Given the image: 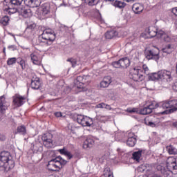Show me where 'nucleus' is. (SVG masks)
I'll return each mask as SVG.
<instances>
[{
  "instance_id": "nucleus-1",
  "label": "nucleus",
  "mask_w": 177,
  "mask_h": 177,
  "mask_svg": "<svg viewBox=\"0 0 177 177\" xmlns=\"http://www.w3.org/2000/svg\"><path fill=\"white\" fill-rule=\"evenodd\" d=\"M0 168L1 171L8 172L15 168V162L12 160L10 153L8 151H1L0 153Z\"/></svg>"
},
{
  "instance_id": "nucleus-2",
  "label": "nucleus",
  "mask_w": 177,
  "mask_h": 177,
  "mask_svg": "<svg viewBox=\"0 0 177 177\" xmlns=\"http://www.w3.org/2000/svg\"><path fill=\"white\" fill-rule=\"evenodd\" d=\"M56 39V33L50 28H46L43 30L39 39V42H42L44 45L49 46L53 44V41Z\"/></svg>"
},
{
  "instance_id": "nucleus-3",
  "label": "nucleus",
  "mask_w": 177,
  "mask_h": 177,
  "mask_svg": "<svg viewBox=\"0 0 177 177\" xmlns=\"http://www.w3.org/2000/svg\"><path fill=\"white\" fill-rule=\"evenodd\" d=\"M176 106L177 100L175 99H170L160 102V106L162 107V109H170L160 112V114L165 115L167 114H172V113H175V111H177Z\"/></svg>"
},
{
  "instance_id": "nucleus-4",
  "label": "nucleus",
  "mask_w": 177,
  "mask_h": 177,
  "mask_svg": "<svg viewBox=\"0 0 177 177\" xmlns=\"http://www.w3.org/2000/svg\"><path fill=\"white\" fill-rule=\"evenodd\" d=\"M129 77L136 82H141L145 80V72L140 67L137 66L130 69Z\"/></svg>"
},
{
  "instance_id": "nucleus-5",
  "label": "nucleus",
  "mask_w": 177,
  "mask_h": 177,
  "mask_svg": "<svg viewBox=\"0 0 177 177\" xmlns=\"http://www.w3.org/2000/svg\"><path fill=\"white\" fill-rule=\"evenodd\" d=\"M146 58L147 60H154L158 62L160 60V48L156 46H153L147 50L145 53Z\"/></svg>"
},
{
  "instance_id": "nucleus-6",
  "label": "nucleus",
  "mask_w": 177,
  "mask_h": 177,
  "mask_svg": "<svg viewBox=\"0 0 177 177\" xmlns=\"http://www.w3.org/2000/svg\"><path fill=\"white\" fill-rule=\"evenodd\" d=\"M77 122L82 127H91L93 125V119L84 115H77Z\"/></svg>"
},
{
  "instance_id": "nucleus-7",
  "label": "nucleus",
  "mask_w": 177,
  "mask_h": 177,
  "mask_svg": "<svg viewBox=\"0 0 177 177\" xmlns=\"http://www.w3.org/2000/svg\"><path fill=\"white\" fill-rule=\"evenodd\" d=\"M142 38H154V37H157L159 38L160 35H158V31H157V28L154 26H150L145 29L144 33L141 35Z\"/></svg>"
},
{
  "instance_id": "nucleus-8",
  "label": "nucleus",
  "mask_w": 177,
  "mask_h": 177,
  "mask_svg": "<svg viewBox=\"0 0 177 177\" xmlns=\"http://www.w3.org/2000/svg\"><path fill=\"white\" fill-rule=\"evenodd\" d=\"M41 140L44 146L47 149H52L53 147V134L46 133L41 136Z\"/></svg>"
},
{
  "instance_id": "nucleus-9",
  "label": "nucleus",
  "mask_w": 177,
  "mask_h": 177,
  "mask_svg": "<svg viewBox=\"0 0 177 177\" xmlns=\"http://www.w3.org/2000/svg\"><path fill=\"white\" fill-rule=\"evenodd\" d=\"M166 165L169 172H174V171L177 172L176 158H175L174 156L167 158L166 160Z\"/></svg>"
},
{
  "instance_id": "nucleus-10",
  "label": "nucleus",
  "mask_w": 177,
  "mask_h": 177,
  "mask_svg": "<svg viewBox=\"0 0 177 177\" xmlns=\"http://www.w3.org/2000/svg\"><path fill=\"white\" fill-rule=\"evenodd\" d=\"M85 82L84 76H77L76 80H75V86L77 88L79 92H85L88 88L85 87Z\"/></svg>"
},
{
  "instance_id": "nucleus-11",
  "label": "nucleus",
  "mask_w": 177,
  "mask_h": 177,
  "mask_svg": "<svg viewBox=\"0 0 177 177\" xmlns=\"http://www.w3.org/2000/svg\"><path fill=\"white\" fill-rule=\"evenodd\" d=\"M127 136V145L129 147H133L136 145V136L135 133H133L131 131H129L126 133Z\"/></svg>"
},
{
  "instance_id": "nucleus-12",
  "label": "nucleus",
  "mask_w": 177,
  "mask_h": 177,
  "mask_svg": "<svg viewBox=\"0 0 177 177\" xmlns=\"http://www.w3.org/2000/svg\"><path fill=\"white\" fill-rule=\"evenodd\" d=\"M160 80H164L167 82H171L174 77H172V72L168 70H160L159 71Z\"/></svg>"
},
{
  "instance_id": "nucleus-13",
  "label": "nucleus",
  "mask_w": 177,
  "mask_h": 177,
  "mask_svg": "<svg viewBox=\"0 0 177 177\" xmlns=\"http://www.w3.org/2000/svg\"><path fill=\"white\" fill-rule=\"evenodd\" d=\"M13 103L15 106L21 107V106L26 103V97L16 94L15 96H13Z\"/></svg>"
},
{
  "instance_id": "nucleus-14",
  "label": "nucleus",
  "mask_w": 177,
  "mask_h": 177,
  "mask_svg": "<svg viewBox=\"0 0 177 177\" xmlns=\"http://www.w3.org/2000/svg\"><path fill=\"white\" fill-rule=\"evenodd\" d=\"M55 160L56 158L51 159L50 161H48L47 165V168H48V170L52 171L53 172H56V171H59L60 169L59 163Z\"/></svg>"
},
{
  "instance_id": "nucleus-15",
  "label": "nucleus",
  "mask_w": 177,
  "mask_h": 177,
  "mask_svg": "<svg viewBox=\"0 0 177 177\" xmlns=\"http://www.w3.org/2000/svg\"><path fill=\"white\" fill-rule=\"evenodd\" d=\"M30 59L32 63L35 64L36 66H41V63H42V58L41 57V55L37 52H34L30 54Z\"/></svg>"
},
{
  "instance_id": "nucleus-16",
  "label": "nucleus",
  "mask_w": 177,
  "mask_h": 177,
  "mask_svg": "<svg viewBox=\"0 0 177 177\" xmlns=\"http://www.w3.org/2000/svg\"><path fill=\"white\" fill-rule=\"evenodd\" d=\"M8 107L9 104L6 102L5 95L0 96V113L1 114H5Z\"/></svg>"
},
{
  "instance_id": "nucleus-17",
  "label": "nucleus",
  "mask_w": 177,
  "mask_h": 177,
  "mask_svg": "<svg viewBox=\"0 0 177 177\" xmlns=\"http://www.w3.org/2000/svg\"><path fill=\"white\" fill-rule=\"evenodd\" d=\"M44 144L39 140H37L35 142H33L31 149L33 153H41L42 150H44Z\"/></svg>"
},
{
  "instance_id": "nucleus-18",
  "label": "nucleus",
  "mask_w": 177,
  "mask_h": 177,
  "mask_svg": "<svg viewBox=\"0 0 177 177\" xmlns=\"http://www.w3.org/2000/svg\"><path fill=\"white\" fill-rule=\"evenodd\" d=\"M19 13L22 17L25 19H28V17H31L32 16V12L30 7H22L19 9Z\"/></svg>"
},
{
  "instance_id": "nucleus-19",
  "label": "nucleus",
  "mask_w": 177,
  "mask_h": 177,
  "mask_svg": "<svg viewBox=\"0 0 177 177\" xmlns=\"http://www.w3.org/2000/svg\"><path fill=\"white\" fill-rule=\"evenodd\" d=\"M23 2H24V0H4L3 5L9 3L12 8H19V6H21Z\"/></svg>"
},
{
  "instance_id": "nucleus-20",
  "label": "nucleus",
  "mask_w": 177,
  "mask_h": 177,
  "mask_svg": "<svg viewBox=\"0 0 177 177\" xmlns=\"http://www.w3.org/2000/svg\"><path fill=\"white\" fill-rule=\"evenodd\" d=\"M24 3L28 8H38L40 5L39 0H24Z\"/></svg>"
},
{
  "instance_id": "nucleus-21",
  "label": "nucleus",
  "mask_w": 177,
  "mask_h": 177,
  "mask_svg": "<svg viewBox=\"0 0 177 177\" xmlns=\"http://www.w3.org/2000/svg\"><path fill=\"white\" fill-rule=\"evenodd\" d=\"M4 12H7L8 15H13L17 12V7H12L9 3H6L3 7Z\"/></svg>"
},
{
  "instance_id": "nucleus-22",
  "label": "nucleus",
  "mask_w": 177,
  "mask_h": 177,
  "mask_svg": "<svg viewBox=\"0 0 177 177\" xmlns=\"http://www.w3.org/2000/svg\"><path fill=\"white\" fill-rule=\"evenodd\" d=\"M93 145H95V140H93V138H88L83 143V148L89 149L91 147H93Z\"/></svg>"
},
{
  "instance_id": "nucleus-23",
  "label": "nucleus",
  "mask_w": 177,
  "mask_h": 177,
  "mask_svg": "<svg viewBox=\"0 0 177 177\" xmlns=\"http://www.w3.org/2000/svg\"><path fill=\"white\" fill-rule=\"evenodd\" d=\"M120 62L121 68H128L131 65V61L127 57L120 59Z\"/></svg>"
},
{
  "instance_id": "nucleus-24",
  "label": "nucleus",
  "mask_w": 177,
  "mask_h": 177,
  "mask_svg": "<svg viewBox=\"0 0 177 177\" xmlns=\"http://www.w3.org/2000/svg\"><path fill=\"white\" fill-rule=\"evenodd\" d=\"M117 35H118V32L117 30H110L105 33V38H106V39H113V38L117 37Z\"/></svg>"
},
{
  "instance_id": "nucleus-25",
  "label": "nucleus",
  "mask_w": 177,
  "mask_h": 177,
  "mask_svg": "<svg viewBox=\"0 0 177 177\" xmlns=\"http://www.w3.org/2000/svg\"><path fill=\"white\" fill-rule=\"evenodd\" d=\"M30 85L32 89H39V88H41V82H39V77H36L35 80L32 79Z\"/></svg>"
},
{
  "instance_id": "nucleus-26",
  "label": "nucleus",
  "mask_w": 177,
  "mask_h": 177,
  "mask_svg": "<svg viewBox=\"0 0 177 177\" xmlns=\"http://www.w3.org/2000/svg\"><path fill=\"white\" fill-rule=\"evenodd\" d=\"M158 35H159L158 38H160V39H163L165 42H169V41H171V37H169V35L165 33V31L159 30Z\"/></svg>"
},
{
  "instance_id": "nucleus-27",
  "label": "nucleus",
  "mask_w": 177,
  "mask_h": 177,
  "mask_svg": "<svg viewBox=\"0 0 177 177\" xmlns=\"http://www.w3.org/2000/svg\"><path fill=\"white\" fill-rule=\"evenodd\" d=\"M111 84V77L106 76L104 78V80L100 82L101 88H107L109 85Z\"/></svg>"
},
{
  "instance_id": "nucleus-28",
  "label": "nucleus",
  "mask_w": 177,
  "mask_h": 177,
  "mask_svg": "<svg viewBox=\"0 0 177 177\" xmlns=\"http://www.w3.org/2000/svg\"><path fill=\"white\" fill-rule=\"evenodd\" d=\"M132 10L134 12L135 15H140V13L143 12V7L136 3L133 5Z\"/></svg>"
},
{
  "instance_id": "nucleus-29",
  "label": "nucleus",
  "mask_w": 177,
  "mask_h": 177,
  "mask_svg": "<svg viewBox=\"0 0 177 177\" xmlns=\"http://www.w3.org/2000/svg\"><path fill=\"white\" fill-rule=\"evenodd\" d=\"M149 81H158V80H161L160 76V71L158 73H149Z\"/></svg>"
},
{
  "instance_id": "nucleus-30",
  "label": "nucleus",
  "mask_w": 177,
  "mask_h": 177,
  "mask_svg": "<svg viewBox=\"0 0 177 177\" xmlns=\"http://www.w3.org/2000/svg\"><path fill=\"white\" fill-rule=\"evenodd\" d=\"M145 153V151L142 149H139L138 151H135L133 153V160H136V161H139L140 160V158L142 157V154Z\"/></svg>"
},
{
  "instance_id": "nucleus-31",
  "label": "nucleus",
  "mask_w": 177,
  "mask_h": 177,
  "mask_svg": "<svg viewBox=\"0 0 177 177\" xmlns=\"http://www.w3.org/2000/svg\"><path fill=\"white\" fill-rule=\"evenodd\" d=\"M166 150L170 155L175 156L177 154V149L173 145H169L166 147Z\"/></svg>"
},
{
  "instance_id": "nucleus-32",
  "label": "nucleus",
  "mask_w": 177,
  "mask_h": 177,
  "mask_svg": "<svg viewBox=\"0 0 177 177\" xmlns=\"http://www.w3.org/2000/svg\"><path fill=\"white\" fill-rule=\"evenodd\" d=\"M151 110L147 106H145L142 109H139V114L142 115H147V114H151Z\"/></svg>"
},
{
  "instance_id": "nucleus-33",
  "label": "nucleus",
  "mask_w": 177,
  "mask_h": 177,
  "mask_svg": "<svg viewBox=\"0 0 177 177\" xmlns=\"http://www.w3.org/2000/svg\"><path fill=\"white\" fill-rule=\"evenodd\" d=\"M147 106L148 109L151 110V113L153 112V110H154V109H157V107L162 108V106H160V102L158 104L156 102V101L151 102L150 104L147 105Z\"/></svg>"
},
{
  "instance_id": "nucleus-34",
  "label": "nucleus",
  "mask_w": 177,
  "mask_h": 177,
  "mask_svg": "<svg viewBox=\"0 0 177 177\" xmlns=\"http://www.w3.org/2000/svg\"><path fill=\"white\" fill-rule=\"evenodd\" d=\"M115 8H119V9H122L124 6H127V3L124 1H115L113 3Z\"/></svg>"
},
{
  "instance_id": "nucleus-35",
  "label": "nucleus",
  "mask_w": 177,
  "mask_h": 177,
  "mask_svg": "<svg viewBox=\"0 0 177 177\" xmlns=\"http://www.w3.org/2000/svg\"><path fill=\"white\" fill-rule=\"evenodd\" d=\"M50 13V7L48 4H44L42 6V15L43 16H46V15H49Z\"/></svg>"
},
{
  "instance_id": "nucleus-36",
  "label": "nucleus",
  "mask_w": 177,
  "mask_h": 177,
  "mask_svg": "<svg viewBox=\"0 0 177 177\" xmlns=\"http://www.w3.org/2000/svg\"><path fill=\"white\" fill-rule=\"evenodd\" d=\"M55 161H57V162H58V164L59 165H61L62 167L66 165V164H67V160L63 159V158H62V156H57L55 158Z\"/></svg>"
},
{
  "instance_id": "nucleus-37",
  "label": "nucleus",
  "mask_w": 177,
  "mask_h": 177,
  "mask_svg": "<svg viewBox=\"0 0 177 177\" xmlns=\"http://www.w3.org/2000/svg\"><path fill=\"white\" fill-rule=\"evenodd\" d=\"M10 21V19L9 18V17L6 15L1 19L0 24H2V26H8Z\"/></svg>"
},
{
  "instance_id": "nucleus-38",
  "label": "nucleus",
  "mask_w": 177,
  "mask_h": 177,
  "mask_svg": "<svg viewBox=\"0 0 177 177\" xmlns=\"http://www.w3.org/2000/svg\"><path fill=\"white\" fill-rule=\"evenodd\" d=\"M17 133H20L21 135H26L27 133L26 126L24 125L19 126L17 127Z\"/></svg>"
},
{
  "instance_id": "nucleus-39",
  "label": "nucleus",
  "mask_w": 177,
  "mask_h": 177,
  "mask_svg": "<svg viewBox=\"0 0 177 177\" xmlns=\"http://www.w3.org/2000/svg\"><path fill=\"white\" fill-rule=\"evenodd\" d=\"M84 1L85 3L88 5V6H95V5H97L100 0H82Z\"/></svg>"
},
{
  "instance_id": "nucleus-40",
  "label": "nucleus",
  "mask_w": 177,
  "mask_h": 177,
  "mask_svg": "<svg viewBox=\"0 0 177 177\" xmlns=\"http://www.w3.org/2000/svg\"><path fill=\"white\" fill-rule=\"evenodd\" d=\"M17 63L21 66L22 70H26L27 66V64H26V60L23 59V58H18Z\"/></svg>"
},
{
  "instance_id": "nucleus-41",
  "label": "nucleus",
  "mask_w": 177,
  "mask_h": 177,
  "mask_svg": "<svg viewBox=\"0 0 177 177\" xmlns=\"http://www.w3.org/2000/svg\"><path fill=\"white\" fill-rule=\"evenodd\" d=\"M16 62H17L16 57L9 58L7 60V64L8 66H13V64H15Z\"/></svg>"
},
{
  "instance_id": "nucleus-42",
  "label": "nucleus",
  "mask_w": 177,
  "mask_h": 177,
  "mask_svg": "<svg viewBox=\"0 0 177 177\" xmlns=\"http://www.w3.org/2000/svg\"><path fill=\"white\" fill-rule=\"evenodd\" d=\"M144 121L145 125H148V127H151L152 128H154V127H156V123L150 121L149 118H145Z\"/></svg>"
},
{
  "instance_id": "nucleus-43",
  "label": "nucleus",
  "mask_w": 177,
  "mask_h": 177,
  "mask_svg": "<svg viewBox=\"0 0 177 177\" xmlns=\"http://www.w3.org/2000/svg\"><path fill=\"white\" fill-rule=\"evenodd\" d=\"M127 111L131 114H132V113H136V114H139V109L138 108H128Z\"/></svg>"
},
{
  "instance_id": "nucleus-44",
  "label": "nucleus",
  "mask_w": 177,
  "mask_h": 177,
  "mask_svg": "<svg viewBox=\"0 0 177 177\" xmlns=\"http://www.w3.org/2000/svg\"><path fill=\"white\" fill-rule=\"evenodd\" d=\"M104 175L105 177H114V176H113V172L110 171V169H106Z\"/></svg>"
},
{
  "instance_id": "nucleus-45",
  "label": "nucleus",
  "mask_w": 177,
  "mask_h": 177,
  "mask_svg": "<svg viewBox=\"0 0 177 177\" xmlns=\"http://www.w3.org/2000/svg\"><path fill=\"white\" fill-rule=\"evenodd\" d=\"M112 66L115 68H121V62H120V59L118 61L113 62Z\"/></svg>"
},
{
  "instance_id": "nucleus-46",
  "label": "nucleus",
  "mask_w": 177,
  "mask_h": 177,
  "mask_svg": "<svg viewBox=\"0 0 177 177\" xmlns=\"http://www.w3.org/2000/svg\"><path fill=\"white\" fill-rule=\"evenodd\" d=\"M66 62H69L73 68L77 66V59L74 58H69L66 60Z\"/></svg>"
},
{
  "instance_id": "nucleus-47",
  "label": "nucleus",
  "mask_w": 177,
  "mask_h": 177,
  "mask_svg": "<svg viewBox=\"0 0 177 177\" xmlns=\"http://www.w3.org/2000/svg\"><path fill=\"white\" fill-rule=\"evenodd\" d=\"M146 169H147V167H146V165H141L138 167V172H144L145 171H146Z\"/></svg>"
},
{
  "instance_id": "nucleus-48",
  "label": "nucleus",
  "mask_w": 177,
  "mask_h": 177,
  "mask_svg": "<svg viewBox=\"0 0 177 177\" xmlns=\"http://www.w3.org/2000/svg\"><path fill=\"white\" fill-rule=\"evenodd\" d=\"M35 27H37V24H35V23H32L27 26L26 30H34V28H35Z\"/></svg>"
},
{
  "instance_id": "nucleus-49",
  "label": "nucleus",
  "mask_w": 177,
  "mask_h": 177,
  "mask_svg": "<svg viewBox=\"0 0 177 177\" xmlns=\"http://www.w3.org/2000/svg\"><path fill=\"white\" fill-rule=\"evenodd\" d=\"M142 70H144V73L147 74V75H149L150 73L149 72V67L146 64L142 65Z\"/></svg>"
},
{
  "instance_id": "nucleus-50",
  "label": "nucleus",
  "mask_w": 177,
  "mask_h": 177,
  "mask_svg": "<svg viewBox=\"0 0 177 177\" xmlns=\"http://www.w3.org/2000/svg\"><path fill=\"white\" fill-rule=\"evenodd\" d=\"M117 151H118L119 157H122V156L125 155V152H124V151H122V149H121L120 148L117 149Z\"/></svg>"
},
{
  "instance_id": "nucleus-51",
  "label": "nucleus",
  "mask_w": 177,
  "mask_h": 177,
  "mask_svg": "<svg viewBox=\"0 0 177 177\" xmlns=\"http://www.w3.org/2000/svg\"><path fill=\"white\" fill-rule=\"evenodd\" d=\"M162 52L163 53H167V55H169V53H171L172 52V50H169L167 48H166L165 47L164 48H162Z\"/></svg>"
},
{
  "instance_id": "nucleus-52",
  "label": "nucleus",
  "mask_w": 177,
  "mask_h": 177,
  "mask_svg": "<svg viewBox=\"0 0 177 177\" xmlns=\"http://www.w3.org/2000/svg\"><path fill=\"white\" fill-rule=\"evenodd\" d=\"M97 109H104L106 107V104L105 103H100L97 105Z\"/></svg>"
},
{
  "instance_id": "nucleus-53",
  "label": "nucleus",
  "mask_w": 177,
  "mask_h": 177,
  "mask_svg": "<svg viewBox=\"0 0 177 177\" xmlns=\"http://www.w3.org/2000/svg\"><path fill=\"white\" fill-rule=\"evenodd\" d=\"M8 49H9V50H16V49L17 48L16 47V45H11L8 46Z\"/></svg>"
},
{
  "instance_id": "nucleus-54",
  "label": "nucleus",
  "mask_w": 177,
  "mask_h": 177,
  "mask_svg": "<svg viewBox=\"0 0 177 177\" xmlns=\"http://www.w3.org/2000/svg\"><path fill=\"white\" fill-rule=\"evenodd\" d=\"M65 156L66 157H68V160H71V158H73V157H74V156L73 154H71V152H70V151H68Z\"/></svg>"
},
{
  "instance_id": "nucleus-55",
  "label": "nucleus",
  "mask_w": 177,
  "mask_h": 177,
  "mask_svg": "<svg viewBox=\"0 0 177 177\" xmlns=\"http://www.w3.org/2000/svg\"><path fill=\"white\" fill-rule=\"evenodd\" d=\"M121 136H122V134L118 133V134H115V138L118 139V140H122V137Z\"/></svg>"
},
{
  "instance_id": "nucleus-56",
  "label": "nucleus",
  "mask_w": 177,
  "mask_h": 177,
  "mask_svg": "<svg viewBox=\"0 0 177 177\" xmlns=\"http://www.w3.org/2000/svg\"><path fill=\"white\" fill-rule=\"evenodd\" d=\"M54 115L57 118H59V117H63V114L62 113V112H55L54 113Z\"/></svg>"
},
{
  "instance_id": "nucleus-57",
  "label": "nucleus",
  "mask_w": 177,
  "mask_h": 177,
  "mask_svg": "<svg viewBox=\"0 0 177 177\" xmlns=\"http://www.w3.org/2000/svg\"><path fill=\"white\" fill-rule=\"evenodd\" d=\"M68 151H67V150H66V149H59V153H61V154H64V156H66V154H67V152H68Z\"/></svg>"
},
{
  "instance_id": "nucleus-58",
  "label": "nucleus",
  "mask_w": 177,
  "mask_h": 177,
  "mask_svg": "<svg viewBox=\"0 0 177 177\" xmlns=\"http://www.w3.org/2000/svg\"><path fill=\"white\" fill-rule=\"evenodd\" d=\"M99 21H100L101 24H103L104 23V20L102 19V15L100 14V16L98 17Z\"/></svg>"
},
{
  "instance_id": "nucleus-59",
  "label": "nucleus",
  "mask_w": 177,
  "mask_h": 177,
  "mask_svg": "<svg viewBox=\"0 0 177 177\" xmlns=\"http://www.w3.org/2000/svg\"><path fill=\"white\" fill-rule=\"evenodd\" d=\"M172 13L177 16V7L172 9Z\"/></svg>"
},
{
  "instance_id": "nucleus-60",
  "label": "nucleus",
  "mask_w": 177,
  "mask_h": 177,
  "mask_svg": "<svg viewBox=\"0 0 177 177\" xmlns=\"http://www.w3.org/2000/svg\"><path fill=\"white\" fill-rule=\"evenodd\" d=\"M5 139H6V138L5 137V136L0 134V140H1L2 142H3V140H5Z\"/></svg>"
},
{
  "instance_id": "nucleus-61",
  "label": "nucleus",
  "mask_w": 177,
  "mask_h": 177,
  "mask_svg": "<svg viewBox=\"0 0 177 177\" xmlns=\"http://www.w3.org/2000/svg\"><path fill=\"white\" fill-rule=\"evenodd\" d=\"M104 109H106V110H111V106L109 104H105Z\"/></svg>"
},
{
  "instance_id": "nucleus-62",
  "label": "nucleus",
  "mask_w": 177,
  "mask_h": 177,
  "mask_svg": "<svg viewBox=\"0 0 177 177\" xmlns=\"http://www.w3.org/2000/svg\"><path fill=\"white\" fill-rule=\"evenodd\" d=\"M166 48H167L169 50H171L172 49V46L171 44H168L165 46Z\"/></svg>"
},
{
  "instance_id": "nucleus-63",
  "label": "nucleus",
  "mask_w": 177,
  "mask_h": 177,
  "mask_svg": "<svg viewBox=\"0 0 177 177\" xmlns=\"http://www.w3.org/2000/svg\"><path fill=\"white\" fill-rule=\"evenodd\" d=\"M126 2H131L133 3V2H134L136 0H124Z\"/></svg>"
},
{
  "instance_id": "nucleus-64",
  "label": "nucleus",
  "mask_w": 177,
  "mask_h": 177,
  "mask_svg": "<svg viewBox=\"0 0 177 177\" xmlns=\"http://www.w3.org/2000/svg\"><path fill=\"white\" fill-rule=\"evenodd\" d=\"M3 52L4 54L6 53V48H5V47L3 48Z\"/></svg>"
}]
</instances>
